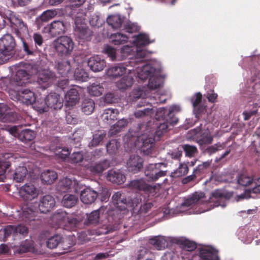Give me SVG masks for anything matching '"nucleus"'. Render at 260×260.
I'll use <instances>...</instances> for the list:
<instances>
[{"mask_svg": "<svg viewBox=\"0 0 260 260\" xmlns=\"http://www.w3.org/2000/svg\"><path fill=\"white\" fill-rule=\"evenodd\" d=\"M16 46L15 39L11 34H5L0 39V53L3 57L0 58V64L7 62L14 54Z\"/></svg>", "mask_w": 260, "mask_h": 260, "instance_id": "obj_1", "label": "nucleus"}, {"mask_svg": "<svg viewBox=\"0 0 260 260\" xmlns=\"http://www.w3.org/2000/svg\"><path fill=\"white\" fill-rule=\"evenodd\" d=\"M53 46L58 56L67 57L72 53L74 48V43L70 37L63 36L54 41Z\"/></svg>", "mask_w": 260, "mask_h": 260, "instance_id": "obj_2", "label": "nucleus"}, {"mask_svg": "<svg viewBox=\"0 0 260 260\" xmlns=\"http://www.w3.org/2000/svg\"><path fill=\"white\" fill-rule=\"evenodd\" d=\"M167 164L164 162L149 164L144 168V174L149 181H156L159 178L167 175V171L161 170V167L166 168Z\"/></svg>", "mask_w": 260, "mask_h": 260, "instance_id": "obj_3", "label": "nucleus"}, {"mask_svg": "<svg viewBox=\"0 0 260 260\" xmlns=\"http://www.w3.org/2000/svg\"><path fill=\"white\" fill-rule=\"evenodd\" d=\"M128 187L133 190L143 191L146 193H156L159 189V186L150 185L142 178L132 180L128 184Z\"/></svg>", "mask_w": 260, "mask_h": 260, "instance_id": "obj_4", "label": "nucleus"}, {"mask_svg": "<svg viewBox=\"0 0 260 260\" xmlns=\"http://www.w3.org/2000/svg\"><path fill=\"white\" fill-rule=\"evenodd\" d=\"M11 90L14 93L13 96L11 97L13 100L20 101L23 104L28 105L32 104L36 100L34 92L29 89L16 88Z\"/></svg>", "mask_w": 260, "mask_h": 260, "instance_id": "obj_5", "label": "nucleus"}, {"mask_svg": "<svg viewBox=\"0 0 260 260\" xmlns=\"http://www.w3.org/2000/svg\"><path fill=\"white\" fill-rule=\"evenodd\" d=\"M62 243V248L66 250H69L70 248L75 245V242L70 239L63 240L60 235H54L49 237L46 241L47 247L49 249L56 248L58 245Z\"/></svg>", "mask_w": 260, "mask_h": 260, "instance_id": "obj_6", "label": "nucleus"}, {"mask_svg": "<svg viewBox=\"0 0 260 260\" xmlns=\"http://www.w3.org/2000/svg\"><path fill=\"white\" fill-rule=\"evenodd\" d=\"M17 158V154L12 153H5L0 156V182L4 181L6 173L10 171L12 163Z\"/></svg>", "mask_w": 260, "mask_h": 260, "instance_id": "obj_7", "label": "nucleus"}, {"mask_svg": "<svg viewBox=\"0 0 260 260\" xmlns=\"http://www.w3.org/2000/svg\"><path fill=\"white\" fill-rule=\"evenodd\" d=\"M11 31L21 41L25 40L28 35V29L26 23L22 20L15 18L11 22Z\"/></svg>", "mask_w": 260, "mask_h": 260, "instance_id": "obj_8", "label": "nucleus"}, {"mask_svg": "<svg viewBox=\"0 0 260 260\" xmlns=\"http://www.w3.org/2000/svg\"><path fill=\"white\" fill-rule=\"evenodd\" d=\"M57 188L59 191L62 192L69 191L78 193L80 191V187L77 180L64 178L59 181Z\"/></svg>", "mask_w": 260, "mask_h": 260, "instance_id": "obj_9", "label": "nucleus"}, {"mask_svg": "<svg viewBox=\"0 0 260 260\" xmlns=\"http://www.w3.org/2000/svg\"><path fill=\"white\" fill-rule=\"evenodd\" d=\"M30 74L25 70H18L14 77L10 80V88L16 89L18 86H22L28 82Z\"/></svg>", "mask_w": 260, "mask_h": 260, "instance_id": "obj_10", "label": "nucleus"}, {"mask_svg": "<svg viewBox=\"0 0 260 260\" xmlns=\"http://www.w3.org/2000/svg\"><path fill=\"white\" fill-rule=\"evenodd\" d=\"M67 23L62 20H54L48 25V34L52 37L64 34L66 32Z\"/></svg>", "mask_w": 260, "mask_h": 260, "instance_id": "obj_11", "label": "nucleus"}, {"mask_svg": "<svg viewBox=\"0 0 260 260\" xmlns=\"http://www.w3.org/2000/svg\"><path fill=\"white\" fill-rule=\"evenodd\" d=\"M144 165V159L139 155H131L128 159L126 165L129 172L133 174L140 172Z\"/></svg>", "mask_w": 260, "mask_h": 260, "instance_id": "obj_12", "label": "nucleus"}, {"mask_svg": "<svg viewBox=\"0 0 260 260\" xmlns=\"http://www.w3.org/2000/svg\"><path fill=\"white\" fill-rule=\"evenodd\" d=\"M139 141L142 143L141 151L145 155L152 156L154 150L155 138L152 137H147L145 135L138 138Z\"/></svg>", "mask_w": 260, "mask_h": 260, "instance_id": "obj_13", "label": "nucleus"}, {"mask_svg": "<svg viewBox=\"0 0 260 260\" xmlns=\"http://www.w3.org/2000/svg\"><path fill=\"white\" fill-rule=\"evenodd\" d=\"M55 75L51 71L44 70L39 74L38 82L44 89L50 86L53 83Z\"/></svg>", "mask_w": 260, "mask_h": 260, "instance_id": "obj_14", "label": "nucleus"}, {"mask_svg": "<svg viewBox=\"0 0 260 260\" xmlns=\"http://www.w3.org/2000/svg\"><path fill=\"white\" fill-rule=\"evenodd\" d=\"M20 196L25 200H31L38 196L37 189L33 184H25L20 187Z\"/></svg>", "mask_w": 260, "mask_h": 260, "instance_id": "obj_15", "label": "nucleus"}, {"mask_svg": "<svg viewBox=\"0 0 260 260\" xmlns=\"http://www.w3.org/2000/svg\"><path fill=\"white\" fill-rule=\"evenodd\" d=\"M88 66L94 72L103 71L106 67V61L99 55L90 57L87 62Z\"/></svg>", "mask_w": 260, "mask_h": 260, "instance_id": "obj_16", "label": "nucleus"}, {"mask_svg": "<svg viewBox=\"0 0 260 260\" xmlns=\"http://www.w3.org/2000/svg\"><path fill=\"white\" fill-rule=\"evenodd\" d=\"M98 196V192L89 187H85L81 190L80 193L81 201L85 204H91L94 203Z\"/></svg>", "mask_w": 260, "mask_h": 260, "instance_id": "obj_17", "label": "nucleus"}, {"mask_svg": "<svg viewBox=\"0 0 260 260\" xmlns=\"http://www.w3.org/2000/svg\"><path fill=\"white\" fill-rule=\"evenodd\" d=\"M45 99L48 108L57 110L63 106V100L58 94L50 93Z\"/></svg>", "mask_w": 260, "mask_h": 260, "instance_id": "obj_18", "label": "nucleus"}, {"mask_svg": "<svg viewBox=\"0 0 260 260\" xmlns=\"http://www.w3.org/2000/svg\"><path fill=\"white\" fill-rule=\"evenodd\" d=\"M55 201L50 195L44 196L41 200L39 208L41 213H46L51 211L55 206Z\"/></svg>", "mask_w": 260, "mask_h": 260, "instance_id": "obj_19", "label": "nucleus"}, {"mask_svg": "<svg viewBox=\"0 0 260 260\" xmlns=\"http://www.w3.org/2000/svg\"><path fill=\"white\" fill-rule=\"evenodd\" d=\"M174 107H171L168 112H167V109L163 108L160 109V111L157 112L156 116L159 114H162L164 115L162 116L164 119L167 121L169 125H174L178 122V119L177 118L174 113Z\"/></svg>", "mask_w": 260, "mask_h": 260, "instance_id": "obj_20", "label": "nucleus"}, {"mask_svg": "<svg viewBox=\"0 0 260 260\" xmlns=\"http://www.w3.org/2000/svg\"><path fill=\"white\" fill-rule=\"evenodd\" d=\"M231 196L229 192H223L220 190L217 189L212 193L210 200L211 202H215L216 206H223L222 202L225 199H230Z\"/></svg>", "mask_w": 260, "mask_h": 260, "instance_id": "obj_21", "label": "nucleus"}, {"mask_svg": "<svg viewBox=\"0 0 260 260\" xmlns=\"http://www.w3.org/2000/svg\"><path fill=\"white\" fill-rule=\"evenodd\" d=\"M126 72L125 66L123 63H118L109 68L107 74L109 77L116 78L123 76Z\"/></svg>", "mask_w": 260, "mask_h": 260, "instance_id": "obj_22", "label": "nucleus"}, {"mask_svg": "<svg viewBox=\"0 0 260 260\" xmlns=\"http://www.w3.org/2000/svg\"><path fill=\"white\" fill-rule=\"evenodd\" d=\"M66 101V106L69 108L73 107L79 101V95L78 91L74 88L71 89L65 95Z\"/></svg>", "mask_w": 260, "mask_h": 260, "instance_id": "obj_23", "label": "nucleus"}, {"mask_svg": "<svg viewBox=\"0 0 260 260\" xmlns=\"http://www.w3.org/2000/svg\"><path fill=\"white\" fill-rule=\"evenodd\" d=\"M155 69L149 64L143 66L137 72L138 77L141 81L146 80L148 78H151L154 74Z\"/></svg>", "mask_w": 260, "mask_h": 260, "instance_id": "obj_24", "label": "nucleus"}, {"mask_svg": "<svg viewBox=\"0 0 260 260\" xmlns=\"http://www.w3.org/2000/svg\"><path fill=\"white\" fill-rule=\"evenodd\" d=\"M106 178L109 181L118 184L123 183L126 179L124 174L113 170H109L108 172Z\"/></svg>", "mask_w": 260, "mask_h": 260, "instance_id": "obj_25", "label": "nucleus"}, {"mask_svg": "<svg viewBox=\"0 0 260 260\" xmlns=\"http://www.w3.org/2000/svg\"><path fill=\"white\" fill-rule=\"evenodd\" d=\"M82 218L75 214L69 215L66 224H64V229L67 230H75L82 221Z\"/></svg>", "mask_w": 260, "mask_h": 260, "instance_id": "obj_26", "label": "nucleus"}, {"mask_svg": "<svg viewBox=\"0 0 260 260\" xmlns=\"http://www.w3.org/2000/svg\"><path fill=\"white\" fill-rule=\"evenodd\" d=\"M109 166V161L107 159H105L90 166L89 167V170L93 174H102L104 170L108 169Z\"/></svg>", "mask_w": 260, "mask_h": 260, "instance_id": "obj_27", "label": "nucleus"}, {"mask_svg": "<svg viewBox=\"0 0 260 260\" xmlns=\"http://www.w3.org/2000/svg\"><path fill=\"white\" fill-rule=\"evenodd\" d=\"M204 197L205 194L203 192H196L184 201L182 206L189 207L196 204H202V199Z\"/></svg>", "mask_w": 260, "mask_h": 260, "instance_id": "obj_28", "label": "nucleus"}, {"mask_svg": "<svg viewBox=\"0 0 260 260\" xmlns=\"http://www.w3.org/2000/svg\"><path fill=\"white\" fill-rule=\"evenodd\" d=\"M119 113V111L117 109H107L105 110L102 114V118L105 122L111 124L117 119Z\"/></svg>", "mask_w": 260, "mask_h": 260, "instance_id": "obj_29", "label": "nucleus"}, {"mask_svg": "<svg viewBox=\"0 0 260 260\" xmlns=\"http://www.w3.org/2000/svg\"><path fill=\"white\" fill-rule=\"evenodd\" d=\"M21 42L22 49L26 55L36 56L37 54L40 53L38 50L34 46L30 39H25Z\"/></svg>", "mask_w": 260, "mask_h": 260, "instance_id": "obj_30", "label": "nucleus"}, {"mask_svg": "<svg viewBox=\"0 0 260 260\" xmlns=\"http://www.w3.org/2000/svg\"><path fill=\"white\" fill-rule=\"evenodd\" d=\"M76 32L78 37L83 40L90 41L92 36V31L85 26H77Z\"/></svg>", "mask_w": 260, "mask_h": 260, "instance_id": "obj_31", "label": "nucleus"}, {"mask_svg": "<svg viewBox=\"0 0 260 260\" xmlns=\"http://www.w3.org/2000/svg\"><path fill=\"white\" fill-rule=\"evenodd\" d=\"M41 178L44 183L51 184L57 178V174L54 171L48 170L41 173Z\"/></svg>", "mask_w": 260, "mask_h": 260, "instance_id": "obj_32", "label": "nucleus"}, {"mask_svg": "<svg viewBox=\"0 0 260 260\" xmlns=\"http://www.w3.org/2000/svg\"><path fill=\"white\" fill-rule=\"evenodd\" d=\"M35 137V132L29 129L22 130L18 134V139L24 143L32 141Z\"/></svg>", "mask_w": 260, "mask_h": 260, "instance_id": "obj_33", "label": "nucleus"}, {"mask_svg": "<svg viewBox=\"0 0 260 260\" xmlns=\"http://www.w3.org/2000/svg\"><path fill=\"white\" fill-rule=\"evenodd\" d=\"M200 256L202 260H219L217 253L210 249H201Z\"/></svg>", "mask_w": 260, "mask_h": 260, "instance_id": "obj_34", "label": "nucleus"}, {"mask_svg": "<svg viewBox=\"0 0 260 260\" xmlns=\"http://www.w3.org/2000/svg\"><path fill=\"white\" fill-rule=\"evenodd\" d=\"M107 133L105 131L101 130L97 131L92 136V139L89 143V147H96L100 145L105 138Z\"/></svg>", "mask_w": 260, "mask_h": 260, "instance_id": "obj_35", "label": "nucleus"}, {"mask_svg": "<svg viewBox=\"0 0 260 260\" xmlns=\"http://www.w3.org/2000/svg\"><path fill=\"white\" fill-rule=\"evenodd\" d=\"M95 103L93 100L90 99H85L81 105V109L82 112L86 115L91 114L94 111Z\"/></svg>", "mask_w": 260, "mask_h": 260, "instance_id": "obj_36", "label": "nucleus"}, {"mask_svg": "<svg viewBox=\"0 0 260 260\" xmlns=\"http://www.w3.org/2000/svg\"><path fill=\"white\" fill-rule=\"evenodd\" d=\"M78 201V197L72 194H66L61 201L62 205L66 208H70L75 206Z\"/></svg>", "mask_w": 260, "mask_h": 260, "instance_id": "obj_37", "label": "nucleus"}, {"mask_svg": "<svg viewBox=\"0 0 260 260\" xmlns=\"http://www.w3.org/2000/svg\"><path fill=\"white\" fill-rule=\"evenodd\" d=\"M134 83V79L130 76H124L116 82V86L120 90H125Z\"/></svg>", "mask_w": 260, "mask_h": 260, "instance_id": "obj_38", "label": "nucleus"}, {"mask_svg": "<svg viewBox=\"0 0 260 260\" xmlns=\"http://www.w3.org/2000/svg\"><path fill=\"white\" fill-rule=\"evenodd\" d=\"M149 243L158 250L165 249L168 246V242L165 237L156 236L149 240Z\"/></svg>", "mask_w": 260, "mask_h": 260, "instance_id": "obj_39", "label": "nucleus"}, {"mask_svg": "<svg viewBox=\"0 0 260 260\" xmlns=\"http://www.w3.org/2000/svg\"><path fill=\"white\" fill-rule=\"evenodd\" d=\"M108 24L114 29L120 28L123 22V18L119 15H112L107 19Z\"/></svg>", "mask_w": 260, "mask_h": 260, "instance_id": "obj_40", "label": "nucleus"}, {"mask_svg": "<svg viewBox=\"0 0 260 260\" xmlns=\"http://www.w3.org/2000/svg\"><path fill=\"white\" fill-rule=\"evenodd\" d=\"M57 70L61 76L67 75L71 70L70 62L68 60H62L59 61L57 66Z\"/></svg>", "mask_w": 260, "mask_h": 260, "instance_id": "obj_41", "label": "nucleus"}, {"mask_svg": "<svg viewBox=\"0 0 260 260\" xmlns=\"http://www.w3.org/2000/svg\"><path fill=\"white\" fill-rule=\"evenodd\" d=\"M128 121L126 119L122 118L118 120L116 124H114L111 127L109 133L111 136L116 135L121 129L127 125Z\"/></svg>", "mask_w": 260, "mask_h": 260, "instance_id": "obj_42", "label": "nucleus"}, {"mask_svg": "<svg viewBox=\"0 0 260 260\" xmlns=\"http://www.w3.org/2000/svg\"><path fill=\"white\" fill-rule=\"evenodd\" d=\"M188 171V166L186 163H180L178 168L171 173V176L173 178L180 177L187 174Z\"/></svg>", "mask_w": 260, "mask_h": 260, "instance_id": "obj_43", "label": "nucleus"}, {"mask_svg": "<svg viewBox=\"0 0 260 260\" xmlns=\"http://www.w3.org/2000/svg\"><path fill=\"white\" fill-rule=\"evenodd\" d=\"M131 96H132V98L135 100L141 99L140 103L142 104H138L137 107H141L149 103V102H146V99H145L144 98L145 94L143 90L140 88L134 89Z\"/></svg>", "mask_w": 260, "mask_h": 260, "instance_id": "obj_44", "label": "nucleus"}, {"mask_svg": "<svg viewBox=\"0 0 260 260\" xmlns=\"http://www.w3.org/2000/svg\"><path fill=\"white\" fill-rule=\"evenodd\" d=\"M87 90L90 95L98 96L103 93L104 88L99 83H93L87 87Z\"/></svg>", "mask_w": 260, "mask_h": 260, "instance_id": "obj_45", "label": "nucleus"}, {"mask_svg": "<svg viewBox=\"0 0 260 260\" xmlns=\"http://www.w3.org/2000/svg\"><path fill=\"white\" fill-rule=\"evenodd\" d=\"M110 40L115 45H119L125 43L127 41L128 37L121 33H116L111 35Z\"/></svg>", "mask_w": 260, "mask_h": 260, "instance_id": "obj_46", "label": "nucleus"}, {"mask_svg": "<svg viewBox=\"0 0 260 260\" xmlns=\"http://www.w3.org/2000/svg\"><path fill=\"white\" fill-rule=\"evenodd\" d=\"M27 174V170L25 167L19 166L16 168L14 174V179L18 182L23 181Z\"/></svg>", "mask_w": 260, "mask_h": 260, "instance_id": "obj_47", "label": "nucleus"}, {"mask_svg": "<svg viewBox=\"0 0 260 260\" xmlns=\"http://www.w3.org/2000/svg\"><path fill=\"white\" fill-rule=\"evenodd\" d=\"M66 121L70 124H76L78 122V115L77 111L69 109L66 110Z\"/></svg>", "mask_w": 260, "mask_h": 260, "instance_id": "obj_48", "label": "nucleus"}, {"mask_svg": "<svg viewBox=\"0 0 260 260\" xmlns=\"http://www.w3.org/2000/svg\"><path fill=\"white\" fill-rule=\"evenodd\" d=\"M153 42V41H150L148 36L144 34H140L138 35L134 41L136 45L139 47L147 45Z\"/></svg>", "mask_w": 260, "mask_h": 260, "instance_id": "obj_49", "label": "nucleus"}, {"mask_svg": "<svg viewBox=\"0 0 260 260\" xmlns=\"http://www.w3.org/2000/svg\"><path fill=\"white\" fill-rule=\"evenodd\" d=\"M32 105L34 108L40 113H43L48 111V108L47 107L46 99L45 100H35Z\"/></svg>", "mask_w": 260, "mask_h": 260, "instance_id": "obj_50", "label": "nucleus"}, {"mask_svg": "<svg viewBox=\"0 0 260 260\" xmlns=\"http://www.w3.org/2000/svg\"><path fill=\"white\" fill-rule=\"evenodd\" d=\"M69 214L63 210H57L53 216V219L56 220L59 224L63 225L68 218Z\"/></svg>", "mask_w": 260, "mask_h": 260, "instance_id": "obj_51", "label": "nucleus"}, {"mask_svg": "<svg viewBox=\"0 0 260 260\" xmlns=\"http://www.w3.org/2000/svg\"><path fill=\"white\" fill-rule=\"evenodd\" d=\"M150 102H149V103L164 104L167 100V95L164 93H160L157 92L153 96H150Z\"/></svg>", "mask_w": 260, "mask_h": 260, "instance_id": "obj_52", "label": "nucleus"}, {"mask_svg": "<svg viewBox=\"0 0 260 260\" xmlns=\"http://www.w3.org/2000/svg\"><path fill=\"white\" fill-rule=\"evenodd\" d=\"M212 162V160H208L207 161L203 162L202 164L199 165L194 170L193 173L195 175L198 176H200L201 175L204 174L207 171V170L210 166Z\"/></svg>", "mask_w": 260, "mask_h": 260, "instance_id": "obj_53", "label": "nucleus"}, {"mask_svg": "<svg viewBox=\"0 0 260 260\" xmlns=\"http://www.w3.org/2000/svg\"><path fill=\"white\" fill-rule=\"evenodd\" d=\"M100 211L94 210L87 215V219L85 221L86 225L94 224L99 222L100 219Z\"/></svg>", "mask_w": 260, "mask_h": 260, "instance_id": "obj_54", "label": "nucleus"}, {"mask_svg": "<svg viewBox=\"0 0 260 260\" xmlns=\"http://www.w3.org/2000/svg\"><path fill=\"white\" fill-rule=\"evenodd\" d=\"M162 84L161 78L153 75L149 79L148 87L151 89H155L160 87Z\"/></svg>", "mask_w": 260, "mask_h": 260, "instance_id": "obj_55", "label": "nucleus"}, {"mask_svg": "<svg viewBox=\"0 0 260 260\" xmlns=\"http://www.w3.org/2000/svg\"><path fill=\"white\" fill-rule=\"evenodd\" d=\"M127 204V208H131L134 212H136L138 210L137 207L142 204V199L138 196L134 198H128Z\"/></svg>", "mask_w": 260, "mask_h": 260, "instance_id": "obj_56", "label": "nucleus"}, {"mask_svg": "<svg viewBox=\"0 0 260 260\" xmlns=\"http://www.w3.org/2000/svg\"><path fill=\"white\" fill-rule=\"evenodd\" d=\"M163 122L162 123H157L158 125L157 129L155 133V138L156 137H157L159 138L164 133H166L167 131V129L169 127V124L167 122V121L164 119L162 117Z\"/></svg>", "mask_w": 260, "mask_h": 260, "instance_id": "obj_57", "label": "nucleus"}, {"mask_svg": "<svg viewBox=\"0 0 260 260\" xmlns=\"http://www.w3.org/2000/svg\"><path fill=\"white\" fill-rule=\"evenodd\" d=\"M35 44L34 46L38 50L40 53L43 48L44 40L42 35L39 33H34L32 36Z\"/></svg>", "mask_w": 260, "mask_h": 260, "instance_id": "obj_58", "label": "nucleus"}, {"mask_svg": "<svg viewBox=\"0 0 260 260\" xmlns=\"http://www.w3.org/2000/svg\"><path fill=\"white\" fill-rule=\"evenodd\" d=\"M74 78L76 80L85 82L88 78V74L83 69H77L75 71Z\"/></svg>", "mask_w": 260, "mask_h": 260, "instance_id": "obj_59", "label": "nucleus"}, {"mask_svg": "<svg viewBox=\"0 0 260 260\" xmlns=\"http://www.w3.org/2000/svg\"><path fill=\"white\" fill-rule=\"evenodd\" d=\"M57 14L56 10H48L44 12L40 16L41 21L47 22L55 17Z\"/></svg>", "mask_w": 260, "mask_h": 260, "instance_id": "obj_60", "label": "nucleus"}, {"mask_svg": "<svg viewBox=\"0 0 260 260\" xmlns=\"http://www.w3.org/2000/svg\"><path fill=\"white\" fill-rule=\"evenodd\" d=\"M120 146V143L116 140H111L106 145L107 152L109 154L115 153L118 147Z\"/></svg>", "mask_w": 260, "mask_h": 260, "instance_id": "obj_61", "label": "nucleus"}, {"mask_svg": "<svg viewBox=\"0 0 260 260\" xmlns=\"http://www.w3.org/2000/svg\"><path fill=\"white\" fill-rule=\"evenodd\" d=\"M113 231V229L111 227H109L108 225L103 224L101 226L93 230V234L97 235H104L112 232Z\"/></svg>", "mask_w": 260, "mask_h": 260, "instance_id": "obj_62", "label": "nucleus"}, {"mask_svg": "<svg viewBox=\"0 0 260 260\" xmlns=\"http://www.w3.org/2000/svg\"><path fill=\"white\" fill-rule=\"evenodd\" d=\"M224 148V145L223 144L217 143L208 147L205 150V152L209 155H211L217 151L223 149Z\"/></svg>", "mask_w": 260, "mask_h": 260, "instance_id": "obj_63", "label": "nucleus"}, {"mask_svg": "<svg viewBox=\"0 0 260 260\" xmlns=\"http://www.w3.org/2000/svg\"><path fill=\"white\" fill-rule=\"evenodd\" d=\"M103 23V21L99 14L94 13L90 16L89 23L91 26L99 27L102 25Z\"/></svg>", "mask_w": 260, "mask_h": 260, "instance_id": "obj_64", "label": "nucleus"}]
</instances>
